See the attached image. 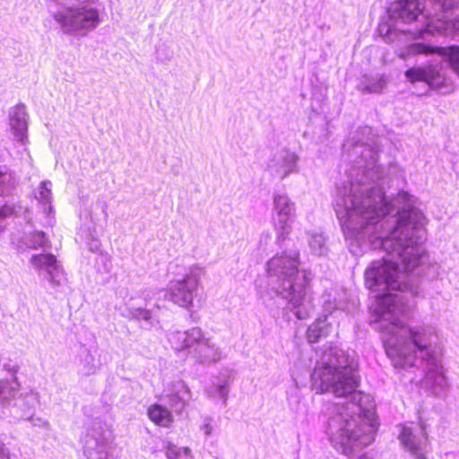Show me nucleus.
Masks as SVG:
<instances>
[{"label":"nucleus","mask_w":459,"mask_h":459,"mask_svg":"<svg viewBox=\"0 0 459 459\" xmlns=\"http://www.w3.org/2000/svg\"><path fill=\"white\" fill-rule=\"evenodd\" d=\"M114 436L101 422H93L83 441V453L87 459H110Z\"/></svg>","instance_id":"nucleus-7"},{"label":"nucleus","mask_w":459,"mask_h":459,"mask_svg":"<svg viewBox=\"0 0 459 459\" xmlns=\"http://www.w3.org/2000/svg\"><path fill=\"white\" fill-rule=\"evenodd\" d=\"M299 157L288 149L275 152L267 164L270 174L280 179H284L292 173L298 172Z\"/></svg>","instance_id":"nucleus-12"},{"label":"nucleus","mask_w":459,"mask_h":459,"mask_svg":"<svg viewBox=\"0 0 459 459\" xmlns=\"http://www.w3.org/2000/svg\"><path fill=\"white\" fill-rule=\"evenodd\" d=\"M30 263L52 289H57L65 282L64 269L55 255L51 253L34 254L30 256Z\"/></svg>","instance_id":"nucleus-10"},{"label":"nucleus","mask_w":459,"mask_h":459,"mask_svg":"<svg viewBox=\"0 0 459 459\" xmlns=\"http://www.w3.org/2000/svg\"><path fill=\"white\" fill-rule=\"evenodd\" d=\"M297 217L296 204L286 194L276 193L273 198V221L278 241H284L292 231Z\"/></svg>","instance_id":"nucleus-6"},{"label":"nucleus","mask_w":459,"mask_h":459,"mask_svg":"<svg viewBox=\"0 0 459 459\" xmlns=\"http://www.w3.org/2000/svg\"><path fill=\"white\" fill-rule=\"evenodd\" d=\"M307 238L310 252L313 255L322 256L327 254L326 238L321 231H307Z\"/></svg>","instance_id":"nucleus-22"},{"label":"nucleus","mask_w":459,"mask_h":459,"mask_svg":"<svg viewBox=\"0 0 459 459\" xmlns=\"http://www.w3.org/2000/svg\"><path fill=\"white\" fill-rule=\"evenodd\" d=\"M13 212V209L8 205L0 207V219L5 218Z\"/></svg>","instance_id":"nucleus-33"},{"label":"nucleus","mask_w":459,"mask_h":459,"mask_svg":"<svg viewBox=\"0 0 459 459\" xmlns=\"http://www.w3.org/2000/svg\"><path fill=\"white\" fill-rule=\"evenodd\" d=\"M0 459H10L9 453L4 445L0 446Z\"/></svg>","instance_id":"nucleus-35"},{"label":"nucleus","mask_w":459,"mask_h":459,"mask_svg":"<svg viewBox=\"0 0 459 459\" xmlns=\"http://www.w3.org/2000/svg\"><path fill=\"white\" fill-rule=\"evenodd\" d=\"M133 299L131 298L128 301L126 302V310L128 312L127 316L134 319L150 321L152 318V312L148 309H145L142 307H134L132 303Z\"/></svg>","instance_id":"nucleus-28"},{"label":"nucleus","mask_w":459,"mask_h":459,"mask_svg":"<svg viewBox=\"0 0 459 459\" xmlns=\"http://www.w3.org/2000/svg\"><path fill=\"white\" fill-rule=\"evenodd\" d=\"M443 11L451 10L457 6L459 0H432Z\"/></svg>","instance_id":"nucleus-31"},{"label":"nucleus","mask_w":459,"mask_h":459,"mask_svg":"<svg viewBox=\"0 0 459 459\" xmlns=\"http://www.w3.org/2000/svg\"><path fill=\"white\" fill-rule=\"evenodd\" d=\"M52 184L48 180L42 181L39 186L36 192V199L42 205L44 212L47 213L51 212L52 206V193H51Z\"/></svg>","instance_id":"nucleus-25"},{"label":"nucleus","mask_w":459,"mask_h":459,"mask_svg":"<svg viewBox=\"0 0 459 459\" xmlns=\"http://www.w3.org/2000/svg\"><path fill=\"white\" fill-rule=\"evenodd\" d=\"M234 372L231 369H223L220 372L216 380H214L205 392L207 395L213 399H221L225 406L227 404L230 387L234 382Z\"/></svg>","instance_id":"nucleus-16"},{"label":"nucleus","mask_w":459,"mask_h":459,"mask_svg":"<svg viewBox=\"0 0 459 459\" xmlns=\"http://www.w3.org/2000/svg\"><path fill=\"white\" fill-rule=\"evenodd\" d=\"M4 369L13 375V378L15 377V374L18 371V367L14 365L6 364L4 366Z\"/></svg>","instance_id":"nucleus-34"},{"label":"nucleus","mask_w":459,"mask_h":459,"mask_svg":"<svg viewBox=\"0 0 459 459\" xmlns=\"http://www.w3.org/2000/svg\"><path fill=\"white\" fill-rule=\"evenodd\" d=\"M143 295L144 296V299H147V298L149 297V292L148 291H143Z\"/></svg>","instance_id":"nucleus-36"},{"label":"nucleus","mask_w":459,"mask_h":459,"mask_svg":"<svg viewBox=\"0 0 459 459\" xmlns=\"http://www.w3.org/2000/svg\"><path fill=\"white\" fill-rule=\"evenodd\" d=\"M81 365L85 376L94 375L100 368V365L96 363L94 356L89 350L83 352Z\"/></svg>","instance_id":"nucleus-26"},{"label":"nucleus","mask_w":459,"mask_h":459,"mask_svg":"<svg viewBox=\"0 0 459 459\" xmlns=\"http://www.w3.org/2000/svg\"><path fill=\"white\" fill-rule=\"evenodd\" d=\"M204 336V331L197 326L186 331H173L169 334V341L172 348L177 351H182L195 348Z\"/></svg>","instance_id":"nucleus-15"},{"label":"nucleus","mask_w":459,"mask_h":459,"mask_svg":"<svg viewBox=\"0 0 459 459\" xmlns=\"http://www.w3.org/2000/svg\"><path fill=\"white\" fill-rule=\"evenodd\" d=\"M4 231V227L0 225V233Z\"/></svg>","instance_id":"nucleus-38"},{"label":"nucleus","mask_w":459,"mask_h":459,"mask_svg":"<svg viewBox=\"0 0 459 459\" xmlns=\"http://www.w3.org/2000/svg\"><path fill=\"white\" fill-rule=\"evenodd\" d=\"M362 131H363V133H365V132H369V131H370V128L365 127V128H363V129H362Z\"/></svg>","instance_id":"nucleus-37"},{"label":"nucleus","mask_w":459,"mask_h":459,"mask_svg":"<svg viewBox=\"0 0 459 459\" xmlns=\"http://www.w3.org/2000/svg\"><path fill=\"white\" fill-rule=\"evenodd\" d=\"M322 303L325 311L332 313L335 310L345 311L349 309L347 293L344 290H332L322 295Z\"/></svg>","instance_id":"nucleus-18"},{"label":"nucleus","mask_w":459,"mask_h":459,"mask_svg":"<svg viewBox=\"0 0 459 459\" xmlns=\"http://www.w3.org/2000/svg\"><path fill=\"white\" fill-rule=\"evenodd\" d=\"M332 331V323L328 322V316L318 318L307 331V338L309 342H316L321 337H326Z\"/></svg>","instance_id":"nucleus-20"},{"label":"nucleus","mask_w":459,"mask_h":459,"mask_svg":"<svg viewBox=\"0 0 459 459\" xmlns=\"http://www.w3.org/2000/svg\"><path fill=\"white\" fill-rule=\"evenodd\" d=\"M358 362L337 347L331 348L318 361L311 375L317 393H331L350 399L331 409L327 434L333 446L350 455L370 445L375 439L377 422L369 394L357 391L359 384Z\"/></svg>","instance_id":"nucleus-2"},{"label":"nucleus","mask_w":459,"mask_h":459,"mask_svg":"<svg viewBox=\"0 0 459 459\" xmlns=\"http://www.w3.org/2000/svg\"><path fill=\"white\" fill-rule=\"evenodd\" d=\"M437 54L444 56L449 62V65L459 78V47L435 48L423 43H413L405 49L400 50L398 56L403 59L410 58L416 55Z\"/></svg>","instance_id":"nucleus-11"},{"label":"nucleus","mask_w":459,"mask_h":459,"mask_svg":"<svg viewBox=\"0 0 459 459\" xmlns=\"http://www.w3.org/2000/svg\"><path fill=\"white\" fill-rule=\"evenodd\" d=\"M387 83L386 79L382 75L367 83H361L360 90L367 93H379L381 92Z\"/></svg>","instance_id":"nucleus-30"},{"label":"nucleus","mask_w":459,"mask_h":459,"mask_svg":"<svg viewBox=\"0 0 459 459\" xmlns=\"http://www.w3.org/2000/svg\"><path fill=\"white\" fill-rule=\"evenodd\" d=\"M28 117L26 107L23 104H18L9 110V126L17 141L24 142L27 138Z\"/></svg>","instance_id":"nucleus-17"},{"label":"nucleus","mask_w":459,"mask_h":459,"mask_svg":"<svg viewBox=\"0 0 459 459\" xmlns=\"http://www.w3.org/2000/svg\"><path fill=\"white\" fill-rule=\"evenodd\" d=\"M164 396L171 409L180 413L191 399V392L187 385L180 379L171 381L164 389Z\"/></svg>","instance_id":"nucleus-14"},{"label":"nucleus","mask_w":459,"mask_h":459,"mask_svg":"<svg viewBox=\"0 0 459 459\" xmlns=\"http://www.w3.org/2000/svg\"><path fill=\"white\" fill-rule=\"evenodd\" d=\"M191 358L199 364L217 363L223 358L221 347L212 337L204 336L198 345L191 350Z\"/></svg>","instance_id":"nucleus-13"},{"label":"nucleus","mask_w":459,"mask_h":459,"mask_svg":"<svg viewBox=\"0 0 459 459\" xmlns=\"http://www.w3.org/2000/svg\"><path fill=\"white\" fill-rule=\"evenodd\" d=\"M19 386L16 377L0 380V407L9 406L12 401L17 400Z\"/></svg>","instance_id":"nucleus-21"},{"label":"nucleus","mask_w":459,"mask_h":459,"mask_svg":"<svg viewBox=\"0 0 459 459\" xmlns=\"http://www.w3.org/2000/svg\"><path fill=\"white\" fill-rule=\"evenodd\" d=\"M166 455L168 459H189L191 458V450L188 447H178L169 443L166 447Z\"/></svg>","instance_id":"nucleus-29"},{"label":"nucleus","mask_w":459,"mask_h":459,"mask_svg":"<svg viewBox=\"0 0 459 459\" xmlns=\"http://www.w3.org/2000/svg\"><path fill=\"white\" fill-rule=\"evenodd\" d=\"M16 179L13 174L7 170H0V195H9L14 188Z\"/></svg>","instance_id":"nucleus-27"},{"label":"nucleus","mask_w":459,"mask_h":459,"mask_svg":"<svg viewBox=\"0 0 459 459\" xmlns=\"http://www.w3.org/2000/svg\"><path fill=\"white\" fill-rule=\"evenodd\" d=\"M23 245L30 249H50L51 243L46 234L41 230H36L28 234Z\"/></svg>","instance_id":"nucleus-24"},{"label":"nucleus","mask_w":459,"mask_h":459,"mask_svg":"<svg viewBox=\"0 0 459 459\" xmlns=\"http://www.w3.org/2000/svg\"><path fill=\"white\" fill-rule=\"evenodd\" d=\"M147 415L154 424L162 428L169 427L174 420L172 412L167 407L160 403L150 405L147 410Z\"/></svg>","instance_id":"nucleus-19"},{"label":"nucleus","mask_w":459,"mask_h":459,"mask_svg":"<svg viewBox=\"0 0 459 459\" xmlns=\"http://www.w3.org/2000/svg\"><path fill=\"white\" fill-rule=\"evenodd\" d=\"M22 402L26 407H28V411H24L23 417H27V420L31 423L33 427H38L39 429H48L49 422L41 418L30 415V408L34 407L38 403V395L36 394L30 393L27 394L23 398Z\"/></svg>","instance_id":"nucleus-23"},{"label":"nucleus","mask_w":459,"mask_h":459,"mask_svg":"<svg viewBox=\"0 0 459 459\" xmlns=\"http://www.w3.org/2000/svg\"><path fill=\"white\" fill-rule=\"evenodd\" d=\"M350 251L368 248L385 255L365 272L367 287L376 292L370 309L384 334L385 352L395 368H421V385L445 398L451 385L444 363V346L429 325H409L401 319L409 308L407 295L420 297L418 284L407 281L425 255L426 218L415 206H333Z\"/></svg>","instance_id":"nucleus-1"},{"label":"nucleus","mask_w":459,"mask_h":459,"mask_svg":"<svg viewBox=\"0 0 459 459\" xmlns=\"http://www.w3.org/2000/svg\"><path fill=\"white\" fill-rule=\"evenodd\" d=\"M201 429L204 431L206 437L211 436L212 433V426L210 420H206L201 426Z\"/></svg>","instance_id":"nucleus-32"},{"label":"nucleus","mask_w":459,"mask_h":459,"mask_svg":"<svg viewBox=\"0 0 459 459\" xmlns=\"http://www.w3.org/2000/svg\"><path fill=\"white\" fill-rule=\"evenodd\" d=\"M104 215L106 218L108 217V212L106 211H104Z\"/></svg>","instance_id":"nucleus-39"},{"label":"nucleus","mask_w":459,"mask_h":459,"mask_svg":"<svg viewBox=\"0 0 459 459\" xmlns=\"http://www.w3.org/2000/svg\"><path fill=\"white\" fill-rule=\"evenodd\" d=\"M398 438L403 447L415 459H428L427 455L430 452L431 446L426 425L422 421L419 424L400 426Z\"/></svg>","instance_id":"nucleus-8"},{"label":"nucleus","mask_w":459,"mask_h":459,"mask_svg":"<svg viewBox=\"0 0 459 459\" xmlns=\"http://www.w3.org/2000/svg\"><path fill=\"white\" fill-rule=\"evenodd\" d=\"M422 11L423 7L419 0H398L391 7L390 15L393 19L404 23L417 21L419 16H421L424 19V24L412 32L415 37H424L425 34L459 36V17L449 21L437 17L425 19Z\"/></svg>","instance_id":"nucleus-4"},{"label":"nucleus","mask_w":459,"mask_h":459,"mask_svg":"<svg viewBox=\"0 0 459 459\" xmlns=\"http://www.w3.org/2000/svg\"><path fill=\"white\" fill-rule=\"evenodd\" d=\"M201 273L202 269L190 268L183 278L171 280L168 285L165 298L183 308H191Z\"/></svg>","instance_id":"nucleus-5"},{"label":"nucleus","mask_w":459,"mask_h":459,"mask_svg":"<svg viewBox=\"0 0 459 459\" xmlns=\"http://www.w3.org/2000/svg\"><path fill=\"white\" fill-rule=\"evenodd\" d=\"M405 77L412 83L424 82L434 89L443 90L446 93L455 90L453 80L446 76L441 64L430 65L426 67L414 66L405 72Z\"/></svg>","instance_id":"nucleus-9"},{"label":"nucleus","mask_w":459,"mask_h":459,"mask_svg":"<svg viewBox=\"0 0 459 459\" xmlns=\"http://www.w3.org/2000/svg\"><path fill=\"white\" fill-rule=\"evenodd\" d=\"M299 250L277 253L266 264V275L271 290L302 320L314 307L310 285L313 274L307 269H299Z\"/></svg>","instance_id":"nucleus-3"}]
</instances>
